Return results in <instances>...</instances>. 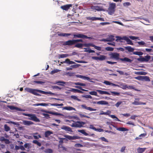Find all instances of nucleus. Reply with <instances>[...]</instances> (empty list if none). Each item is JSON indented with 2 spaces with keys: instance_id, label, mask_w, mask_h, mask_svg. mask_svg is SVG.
I'll return each mask as SVG.
<instances>
[{
  "instance_id": "obj_57",
  "label": "nucleus",
  "mask_w": 153,
  "mask_h": 153,
  "mask_svg": "<svg viewBox=\"0 0 153 153\" xmlns=\"http://www.w3.org/2000/svg\"><path fill=\"white\" fill-rule=\"evenodd\" d=\"M30 143H26L24 145V146L25 148H27L28 149H29L30 148Z\"/></svg>"
},
{
  "instance_id": "obj_5",
  "label": "nucleus",
  "mask_w": 153,
  "mask_h": 153,
  "mask_svg": "<svg viewBox=\"0 0 153 153\" xmlns=\"http://www.w3.org/2000/svg\"><path fill=\"white\" fill-rule=\"evenodd\" d=\"M85 123L82 121H77L75 123H73L71 126L72 127H75L77 128H81L83 126V125H84Z\"/></svg>"
},
{
  "instance_id": "obj_1",
  "label": "nucleus",
  "mask_w": 153,
  "mask_h": 153,
  "mask_svg": "<svg viewBox=\"0 0 153 153\" xmlns=\"http://www.w3.org/2000/svg\"><path fill=\"white\" fill-rule=\"evenodd\" d=\"M25 90L26 91L29 92L31 93L34 95L40 96L41 95L39 94L37 92H39L41 94H50L54 95V93H52L51 92H46L42 90L39 89H33L31 88L26 87L25 88Z\"/></svg>"
},
{
  "instance_id": "obj_40",
  "label": "nucleus",
  "mask_w": 153,
  "mask_h": 153,
  "mask_svg": "<svg viewBox=\"0 0 153 153\" xmlns=\"http://www.w3.org/2000/svg\"><path fill=\"white\" fill-rule=\"evenodd\" d=\"M135 74L138 75H145L147 73L143 71H138L136 72Z\"/></svg>"
},
{
  "instance_id": "obj_25",
  "label": "nucleus",
  "mask_w": 153,
  "mask_h": 153,
  "mask_svg": "<svg viewBox=\"0 0 153 153\" xmlns=\"http://www.w3.org/2000/svg\"><path fill=\"white\" fill-rule=\"evenodd\" d=\"M97 91L101 94H106L109 95L111 94L105 91H103L100 90H97Z\"/></svg>"
},
{
  "instance_id": "obj_34",
  "label": "nucleus",
  "mask_w": 153,
  "mask_h": 153,
  "mask_svg": "<svg viewBox=\"0 0 153 153\" xmlns=\"http://www.w3.org/2000/svg\"><path fill=\"white\" fill-rule=\"evenodd\" d=\"M142 80H145L146 81L149 82L150 81L149 77L148 76H143Z\"/></svg>"
},
{
  "instance_id": "obj_20",
  "label": "nucleus",
  "mask_w": 153,
  "mask_h": 153,
  "mask_svg": "<svg viewBox=\"0 0 153 153\" xmlns=\"http://www.w3.org/2000/svg\"><path fill=\"white\" fill-rule=\"evenodd\" d=\"M63 63H66L68 64H74L76 63L74 62L70 61L68 59H66L65 61H64L63 62H61V64H63Z\"/></svg>"
},
{
  "instance_id": "obj_33",
  "label": "nucleus",
  "mask_w": 153,
  "mask_h": 153,
  "mask_svg": "<svg viewBox=\"0 0 153 153\" xmlns=\"http://www.w3.org/2000/svg\"><path fill=\"white\" fill-rule=\"evenodd\" d=\"M78 131L79 132L83 134L85 136H88V134L85 132V130H78Z\"/></svg>"
},
{
  "instance_id": "obj_36",
  "label": "nucleus",
  "mask_w": 153,
  "mask_h": 153,
  "mask_svg": "<svg viewBox=\"0 0 153 153\" xmlns=\"http://www.w3.org/2000/svg\"><path fill=\"white\" fill-rule=\"evenodd\" d=\"M7 107L9 108L10 109L13 110H19L20 109H19L17 107H16L15 106H12V105H8Z\"/></svg>"
},
{
  "instance_id": "obj_47",
  "label": "nucleus",
  "mask_w": 153,
  "mask_h": 153,
  "mask_svg": "<svg viewBox=\"0 0 153 153\" xmlns=\"http://www.w3.org/2000/svg\"><path fill=\"white\" fill-rule=\"evenodd\" d=\"M59 83L65 84V82L62 81H59L58 82H56L55 83H54V84H57L58 85H63L61 84H59Z\"/></svg>"
},
{
  "instance_id": "obj_17",
  "label": "nucleus",
  "mask_w": 153,
  "mask_h": 153,
  "mask_svg": "<svg viewBox=\"0 0 153 153\" xmlns=\"http://www.w3.org/2000/svg\"><path fill=\"white\" fill-rule=\"evenodd\" d=\"M94 103H97V104H100L102 105H108V102H107L106 101L103 100L99 101L97 102H94Z\"/></svg>"
},
{
  "instance_id": "obj_37",
  "label": "nucleus",
  "mask_w": 153,
  "mask_h": 153,
  "mask_svg": "<svg viewBox=\"0 0 153 153\" xmlns=\"http://www.w3.org/2000/svg\"><path fill=\"white\" fill-rule=\"evenodd\" d=\"M133 54L140 56L143 55V53L141 51H136L133 52Z\"/></svg>"
},
{
  "instance_id": "obj_31",
  "label": "nucleus",
  "mask_w": 153,
  "mask_h": 153,
  "mask_svg": "<svg viewBox=\"0 0 153 153\" xmlns=\"http://www.w3.org/2000/svg\"><path fill=\"white\" fill-rule=\"evenodd\" d=\"M107 39H108V42H112L115 40L114 36L112 35L109 36L107 38Z\"/></svg>"
},
{
  "instance_id": "obj_58",
  "label": "nucleus",
  "mask_w": 153,
  "mask_h": 153,
  "mask_svg": "<svg viewBox=\"0 0 153 153\" xmlns=\"http://www.w3.org/2000/svg\"><path fill=\"white\" fill-rule=\"evenodd\" d=\"M105 49L107 51H112L114 50V48L110 47H108L105 48Z\"/></svg>"
},
{
  "instance_id": "obj_13",
  "label": "nucleus",
  "mask_w": 153,
  "mask_h": 153,
  "mask_svg": "<svg viewBox=\"0 0 153 153\" xmlns=\"http://www.w3.org/2000/svg\"><path fill=\"white\" fill-rule=\"evenodd\" d=\"M75 44L74 39L72 40H69L65 42L64 43V45L69 46H71Z\"/></svg>"
},
{
  "instance_id": "obj_44",
  "label": "nucleus",
  "mask_w": 153,
  "mask_h": 153,
  "mask_svg": "<svg viewBox=\"0 0 153 153\" xmlns=\"http://www.w3.org/2000/svg\"><path fill=\"white\" fill-rule=\"evenodd\" d=\"M4 130L5 131H8L10 130V127L8 126H7V124L4 125Z\"/></svg>"
},
{
  "instance_id": "obj_32",
  "label": "nucleus",
  "mask_w": 153,
  "mask_h": 153,
  "mask_svg": "<svg viewBox=\"0 0 153 153\" xmlns=\"http://www.w3.org/2000/svg\"><path fill=\"white\" fill-rule=\"evenodd\" d=\"M146 149V148H139L137 149V152L138 153H143L144 152Z\"/></svg>"
},
{
  "instance_id": "obj_23",
  "label": "nucleus",
  "mask_w": 153,
  "mask_h": 153,
  "mask_svg": "<svg viewBox=\"0 0 153 153\" xmlns=\"http://www.w3.org/2000/svg\"><path fill=\"white\" fill-rule=\"evenodd\" d=\"M124 40H125L126 41L128 44L131 45H133V43H132V41L126 36H125V38H124Z\"/></svg>"
},
{
  "instance_id": "obj_19",
  "label": "nucleus",
  "mask_w": 153,
  "mask_h": 153,
  "mask_svg": "<svg viewBox=\"0 0 153 153\" xmlns=\"http://www.w3.org/2000/svg\"><path fill=\"white\" fill-rule=\"evenodd\" d=\"M58 147L59 149H60V152H62L66 151H67V149L65 147L62 146V145L59 144L58 145Z\"/></svg>"
},
{
  "instance_id": "obj_22",
  "label": "nucleus",
  "mask_w": 153,
  "mask_h": 153,
  "mask_svg": "<svg viewBox=\"0 0 153 153\" xmlns=\"http://www.w3.org/2000/svg\"><path fill=\"white\" fill-rule=\"evenodd\" d=\"M58 36H66L68 37L71 35V33H59V32H58Z\"/></svg>"
},
{
  "instance_id": "obj_46",
  "label": "nucleus",
  "mask_w": 153,
  "mask_h": 153,
  "mask_svg": "<svg viewBox=\"0 0 153 153\" xmlns=\"http://www.w3.org/2000/svg\"><path fill=\"white\" fill-rule=\"evenodd\" d=\"M89 93L90 94L92 95L96 96L97 97H99L98 95H97V93L96 91H90L89 92Z\"/></svg>"
},
{
  "instance_id": "obj_56",
  "label": "nucleus",
  "mask_w": 153,
  "mask_h": 153,
  "mask_svg": "<svg viewBox=\"0 0 153 153\" xmlns=\"http://www.w3.org/2000/svg\"><path fill=\"white\" fill-rule=\"evenodd\" d=\"M59 144H61L63 143V140L65 139V138H59Z\"/></svg>"
},
{
  "instance_id": "obj_12",
  "label": "nucleus",
  "mask_w": 153,
  "mask_h": 153,
  "mask_svg": "<svg viewBox=\"0 0 153 153\" xmlns=\"http://www.w3.org/2000/svg\"><path fill=\"white\" fill-rule=\"evenodd\" d=\"M65 137L67 139L69 140L79 139L80 138L79 136H72L70 135H65Z\"/></svg>"
},
{
  "instance_id": "obj_27",
  "label": "nucleus",
  "mask_w": 153,
  "mask_h": 153,
  "mask_svg": "<svg viewBox=\"0 0 153 153\" xmlns=\"http://www.w3.org/2000/svg\"><path fill=\"white\" fill-rule=\"evenodd\" d=\"M125 48L126 50H128V51L130 52H133L134 50V48H132L130 46L125 47Z\"/></svg>"
},
{
  "instance_id": "obj_62",
  "label": "nucleus",
  "mask_w": 153,
  "mask_h": 153,
  "mask_svg": "<svg viewBox=\"0 0 153 153\" xmlns=\"http://www.w3.org/2000/svg\"><path fill=\"white\" fill-rule=\"evenodd\" d=\"M82 97L85 98L91 99L92 98V97L90 95H82Z\"/></svg>"
},
{
  "instance_id": "obj_41",
  "label": "nucleus",
  "mask_w": 153,
  "mask_h": 153,
  "mask_svg": "<svg viewBox=\"0 0 153 153\" xmlns=\"http://www.w3.org/2000/svg\"><path fill=\"white\" fill-rule=\"evenodd\" d=\"M46 153H52L53 151L51 149H48L44 151Z\"/></svg>"
},
{
  "instance_id": "obj_26",
  "label": "nucleus",
  "mask_w": 153,
  "mask_h": 153,
  "mask_svg": "<svg viewBox=\"0 0 153 153\" xmlns=\"http://www.w3.org/2000/svg\"><path fill=\"white\" fill-rule=\"evenodd\" d=\"M96 10L98 11H104V10L103 9V7L102 6H96Z\"/></svg>"
},
{
  "instance_id": "obj_14",
  "label": "nucleus",
  "mask_w": 153,
  "mask_h": 153,
  "mask_svg": "<svg viewBox=\"0 0 153 153\" xmlns=\"http://www.w3.org/2000/svg\"><path fill=\"white\" fill-rule=\"evenodd\" d=\"M72 4H67L61 6V8L63 10H68L70 7H72Z\"/></svg>"
},
{
  "instance_id": "obj_60",
  "label": "nucleus",
  "mask_w": 153,
  "mask_h": 153,
  "mask_svg": "<svg viewBox=\"0 0 153 153\" xmlns=\"http://www.w3.org/2000/svg\"><path fill=\"white\" fill-rule=\"evenodd\" d=\"M74 87L76 88H78L83 91H88L87 90H85L84 89H83L80 86H75Z\"/></svg>"
},
{
  "instance_id": "obj_24",
  "label": "nucleus",
  "mask_w": 153,
  "mask_h": 153,
  "mask_svg": "<svg viewBox=\"0 0 153 153\" xmlns=\"http://www.w3.org/2000/svg\"><path fill=\"white\" fill-rule=\"evenodd\" d=\"M63 109L68 111L74 110L76 111L75 108L71 106L65 107H63Z\"/></svg>"
},
{
  "instance_id": "obj_53",
  "label": "nucleus",
  "mask_w": 153,
  "mask_h": 153,
  "mask_svg": "<svg viewBox=\"0 0 153 153\" xmlns=\"http://www.w3.org/2000/svg\"><path fill=\"white\" fill-rule=\"evenodd\" d=\"M137 43L139 45H144L145 46L147 47V46L146 45V43L144 41H141L138 42Z\"/></svg>"
},
{
  "instance_id": "obj_59",
  "label": "nucleus",
  "mask_w": 153,
  "mask_h": 153,
  "mask_svg": "<svg viewBox=\"0 0 153 153\" xmlns=\"http://www.w3.org/2000/svg\"><path fill=\"white\" fill-rule=\"evenodd\" d=\"M34 82L38 84H40L41 85H43L45 83V82L41 81H34Z\"/></svg>"
},
{
  "instance_id": "obj_7",
  "label": "nucleus",
  "mask_w": 153,
  "mask_h": 153,
  "mask_svg": "<svg viewBox=\"0 0 153 153\" xmlns=\"http://www.w3.org/2000/svg\"><path fill=\"white\" fill-rule=\"evenodd\" d=\"M74 38H81L90 39L91 37H88L86 35L78 33L76 34H74L73 35Z\"/></svg>"
},
{
  "instance_id": "obj_61",
  "label": "nucleus",
  "mask_w": 153,
  "mask_h": 153,
  "mask_svg": "<svg viewBox=\"0 0 153 153\" xmlns=\"http://www.w3.org/2000/svg\"><path fill=\"white\" fill-rule=\"evenodd\" d=\"M79 115L80 116V117L81 118L84 117H86V118H90L89 117H88V116H86L84 114H80V113L79 114Z\"/></svg>"
},
{
  "instance_id": "obj_54",
  "label": "nucleus",
  "mask_w": 153,
  "mask_h": 153,
  "mask_svg": "<svg viewBox=\"0 0 153 153\" xmlns=\"http://www.w3.org/2000/svg\"><path fill=\"white\" fill-rule=\"evenodd\" d=\"M80 66V65L75 63V65H71V66L73 68H76L79 67Z\"/></svg>"
},
{
  "instance_id": "obj_42",
  "label": "nucleus",
  "mask_w": 153,
  "mask_h": 153,
  "mask_svg": "<svg viewBox=\"0 0 153 153\" xmlns=\"http://www.w3.org/2000/svg\"><path fill=\"white\" fill-rule=\"evenodd\" d=\"M84 44L77 43L75 45V47L78 48H81L83 46H84Z\"/></svg>"
},
{
  "instance_id": "obj_21",
  "label": "nucleus",
  "mask_w": 153,
  "mask_h": 153,
  "mask_svg": "<svg viewBox=\"0 0 153 153\" xmlns=\"http://www.w3.org/2000/svg\"><path fill=\"white\" fill-rule=\"evenodd\" d=\"M23 123L24 125L27 126H29L33 124V123L32 122L27 120L23 121Z\"/></svg>"
},
{
  "instance_id": "obj_28",
  "label": "nucleus",
  "mask_w": 153,
  "mask_h": 153,
  "mask_svg": "<svg viewBox=\"0 0 153 153\" xmlns=\"http://www.w3.org/2000/svg\"><path fill=\"white\" fill-rule=\"evenodd\" d=\"M53 134V132L50 131H47L45 132V137H48L51 134Z\"/></svg>"
},
{
  "instance_id": "obj_2",
  "label": "nucleus",
  "mask_w": 153,
  "mask_h": 153,
  "mask_svg": "<svg viewBox=\"0 0 153 153\" xmlns=\"http://www.w3.org/2000/svg\"><path fill=\"white\" fill-rule=\"evenodd\" d=\"M116 7V6L115 3H112L110 4L108 10V14L111 15L114 14L115 11V8Z\"/></svg>"
},
{
  "instance_id": "obj_38",
  "label": "nucleus",
  "mask_w": 153,
  "mask_h": 153,
  "mask_svg": "<svg viewBox=\"0 0 153 153\" xmlns=\"http://www.w3.org/2000/svg\"><path fill=\"white\" fill-rule=\"evenodd\" d=\"M84 47H88L90 46L94 48L95 46V45L92 43H84Z\"/></svg>"
},
{
  "instance_id": "obj_29",
  "label": "nucleus",
  "mask_w": 153,
  "mask_h": 153,
  "mask_svg": "<svg viewBox=\"0 0 153 153\" xmlns=\"http://www.w3.org/2000/svg\"><path fill=\"white\" fill-rule=\"evenodd\" d=\"M111 113V111L109 110H108L106 112H104L103 111H102L100 114L101 115H106L109 116V115Z\"/></svg>"
},
{
  "instance_id": "obj_4",
  "label": "nucleus",
  "mask_w": 153,
  "mask_h": 153,
  "mask_svg": "<svg viewBox=\"0 0 153 153\" xmlns=\"http://www.w3.org/2000/svg\"><path fill=\"white\" fill-rule=\"evenodd\" d=\"M151 56L149 55L145 56L144 57H143L142 56H140L139 58L137 59V60L138 61L141 62H148L149 59L151 58Z\"/></svg>"
},
{
  "instance_id": "obj_64",
  "label": "nucleus",
  "mask_w": 153,
  "mask_h": 153,
  "mask_svg": "<svg viewBox=\"0 0 153 153\" xmlns=\"http://www.w3.org/2000/svg\"><path fill=\"white\" fill-rule=\"evenodd\" d=\"M74 73H73V72H68L67 73H66V74H65V75H68L70 76H73L74 75Z\"/></svg>"
},
{
  "instance_id": "obj_35",
  "label": "nucleus",
  "mask_w": 153,
  "mask_h": 153,
  "mask_svg": "<svg viewBox=\"0 0 153 153\" xmlns=\"http://www.w3.org/2000/svg\"><path fill=\"white\" fill-rule=\"evenodd\" d=\"M77 76L79 78H83V79H86L87 80H89L90 79V78H89V77L85 76H84L82 75H77Z\"/></svg>"
},
{
  "instance_id": "obj_51",
  "label": "nucleus",
  "mask_w": 153,
  "mask_h": 153,
  "mask_svg": "<svg viewBox=\"0 0 153 153\" xmlns=\"http://www.w3.org/2000/svg\"><path fill=\"white\" fill-rule=\"evenodd\" d=\"M74 84L76 85H79L81 86H85L86 85L85 83H81L80 82H77L74 83Z\"/></svg>"
},
{
  "instance_id": "obj_45",
  "label": "nucleus",
  "mask_w": 153,
  "mask_h": 153,
  "mask_svg": "<svg viewBox=\"0 0 153 153\" xmlns=\"http://www.w3.org/2000/svg\"><path fill=\"white\" fill-rule=\"evenodd\" d=\"M112 93V95L114 96H119L120 94V93L116 91H111Z\"/></svg>"
},
{
  "instance_id": "obj_11",
  "label": "nucleus",
  "mask_w": 153,
  "mask_h": 153,
  "mask_svg": "<svg viewBox=\"0 0 153 153\" xmlns=\"http://www.w3.org/2000/svg\"><path fill=\"white\" fill-rule=\"evenodd\" d=\"M86 19L88 20H91L92 21H96L97 20H100L101 21H104V19L103 18H99L96 17H87Z\"/></svg>"
},
{
  "instance_id": "obj_15",
  "label": "nucleus",
  "mask_w": 153,
  "mask_h": 153,
  "mask_svg": "<svg viewBox=\"0 0 153 153\" xmlns=\"http://www.w3.org/2000/svg\"><path fill=\"white\" fill-rule=\"evenodd\" d=\"M82 107L84 109H85L87 110H89L90 111H95L96 110V109H94L90 107H88L86 106L85 104H83L81 105Z\"/></svg>"
},
{
  "instance_id": "obj_43",
  "label": "nucleus",
  "mask_w": 153,
  "mask_h": 153,
  "mask_svg": "<svg viewBox=\"0 0 153 153\" xmlns=\"http://www.w3.org/2000/svg\"><path fill=\"white\" fill-rule=\"evenodd\" d=\"M33 143L35 144H36L39 146H41V143L36 140H33Z\"/></svg>"
},
{
  "instance_id": "obj_16",
  "label": "nucleus",
  "mask_w": 153,
  "mask_h": 153,
  "mask_svg": "<svg viewBox=\"0 0 153 153\" xmlns=\"http://www.w3.org/2000/svg\"><path fill=\"white\" fill-rule=\"evenodd\" d=\"M61 128L62 129L65 130L66 131L72 132V131L71 128L69 126H62Z\"/></svg>"
},
{
  "instance_id": "obj_3",
  "label": "nucleus",
  "mask_w": 153,
  "mask_h": 153,
  "mask_svg": "<svg viewBox=\"0 0 153 153\" xmlns=\"http://www.w3.org/2000/svg\"><path fill=\"white\" fill-rule=\"evenodd\" d=\"M23 115L25 116L30 117L29 119L36 122H39L40 120L36 116L35 114L23 113Z\"/></svg>"
},
{
  "instance_id": "obj_18",
  "label": "nucleus",
  "mask_w": 153,
  "mask_h": 153,
  "mask_svg": "<svg viewBox=\"0 0 153 153\" xmlns=\"http://www.w3.org/2000/svg\"><path fill=\"white\" fill-rule=\"evenodd\" d=\"M120 60L123 62H131L132 60L127 57H124L123 58H120Z\"/></svg>"
},
{
  "instance_id": "obj_55",
  "label": "nucleus",
  "mask_w": 153,
  "mask_h": 153,
  "mask_svg": "<svg viewBox=\"0 0 153 153\" xmlns=\"http://www.w3.org/2000/svg\"><path fill=\"white\" fill-rule=\"evenodd\" d=\"M109 116L113 119H116L115 120L116 121H120V120L114 115H109Z\"/></svg>"
},
{
  "instance_id": "obj_8",
  "label": "nucleus",
  "mask_w": 153,
  "mask_h": 153,
  "mask_svg": "<svg viewBox=\"0 0 153 153\" xmlns=\"http://www.w3.org/2000/svg\"><path fill=\"white\" fill-rule=\"evenodd\" d=\"M117 83L119 84L118 85L119 86H118V87L121 88L123 89H125L127 88H133L132 86H129L128 87L125 83L119 82H118Z\"/></svg>"
},
{
  "instance_id": "obj_48",
  "label": "nucleus",
  "mask_w": 153,
  "mask_h": 153,
  "mask_svg": "<svg viewBox=\"0 0 153 153\" xmlns=\"http://www.w3.org/2000/svg\"><path fill=\"white\" fill-rule=\"evenodd\" d=\"M50 104L52 106H61L63 105V104L58 103H50Z\"/></svg>"
},
{
  "instance_id": "obj_39",
  "label": "nucleus",
  "mask_w": 153,
  "mask_h": 153,
  "mask_svg": "<svg viewBox=\"0 0 153 153\" xmlns=\"http://www.w3.org/2000/svg\"><path fill=\"white\" fill-rule=\"evenodd\" d=\"M117 129L120 131H125L128 130V129L123 127L117 128Z\"/></svg>"
},
{
  "instance_id": "obj_10",
  "label": "nucleus",
  "mask_w": 153,
  "mask_h": 153,
  "mask_svg": "<svg viewBox=\"0 0 153 153\" xmlns=\"http://www.w3.org/2000/svg\"><path fill=\"white\" fill-rule=\"evenodd\" d=\"M92 59H93L96 60H99L100 61H103L106 58V57L104 55H100V57L97 56H92Z\"/></svg>"
},
{
  "instance_id": "obj_52",
  "label": "nucleus",
  "mask_w": 153,
  "mask_h": 153,
  "mask_svg": "<svg viewBox=\"0 0 153 153\" xmlns=\"http://www.w3.org/2000/svg\"><path fill=\"white\" fill-rule=\"evenodd\" d=\"M71 98L75 100H76L78 101H81V100L80 99H78L77 97L74 96V95H72L71 96Z\"/></svg>"
},
{
  "instance_id": "obj_9",
  "label": "nucleus",
  "mask_w": 153,
  "mask_h": 153,
  "mask_svg": "<svg viewBox=\"0 0 153 153\" xmlns=\"http://www.w3.org/2000/svg\"><path fill=\"white\" fill-rule=\"evenodd\" d=\"M139 98H135L134 102H132V104L135 105H146V102H139Z\"/></svg>"
},
{
  "instance_id": "obj_6",
  "label": "nucleus",
  "mask_w": 153,
  "mask_h": 153,
  "mask_svg": "<svg viewBox=\"0 0 153 153\" xmlns=\"http://www.w3.org/2000/svg\"><path fill=\"white\" fill-rule=\"evenodd\" d=\"M110 57L112 59H114L116 60H120V54L118 53L114 52L111 53L109 55Z\"/></svg>"
},
{
  "instance_id": "obj_49",
  "label": "nucleus",
  "mask_w": 153,
  "mask_h": 153,
  "mask_svg": "<svg viewBox=\"0 0 153 153\" xmlns=\"http://www.w3.org/2000/svg\"><path fill=\"white\" fill-rule=\"evenodd\" d=\"M35 106H38L39 105L43 106H45L47 105L45 103H38L36 104H35L33 105Z\"/></svg>"
},
{
  "instance_id": "obj_63",
  "label": "nucleus",
  "mask_w": 153,
  "mask_h": 153,
  "mask_svg": "<svg viewBox=\"0 0 153 153\" xmlns=\"http://www.w3.org/2000/svg\"><path fill=\"white\" fill-rule=\"evenodd\" d=\"M60 71V70H58V69H55V70H53L51 72V74H53L54 73H57L59 71Z\"/></svg>"
},
{
  "instance_id": "obj_50",
  "label": "nucleus",
  "mask_w": 153,
  "mask_h": 153,
  "mask_svg": "<svg viewBox=\"0 0 153 153\" xmlns=\"http://www.w3.org/2000/svg\"><path fill=\"white\" fill-rule=\"evenodd\" d=\"M126 36H123V37H121L120 36H116V37L117 38V39L116 40V41H118V40H124V38H125Z\"/></svg>"
},
{
  "instance_id": "obj_30",
  "label": "nucleus",
  "mask_w": 153,
  "mask_h": 153,
  "mask_svg": "<svg viewBox=\"0 0 153 153\" xmlns=\"http://www.w3.org/2000/svg\"><path fill=\"white\" fill-rule=\"evenodd\" d=\"M71 91H72L75 93L77 92L79 93H83V92L82 91L78 89H76L75 88H72L71 90Z\"/></svg>"
}]
</instances>
